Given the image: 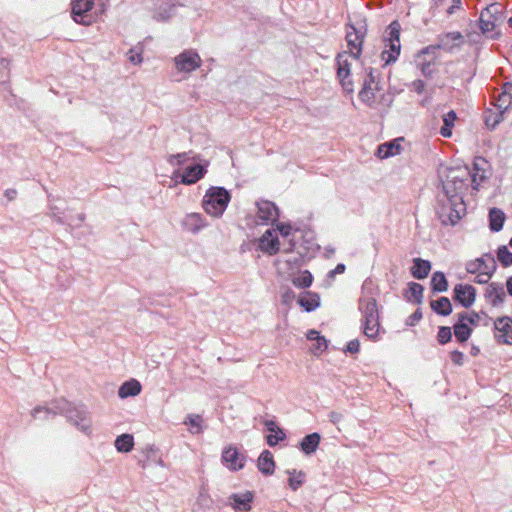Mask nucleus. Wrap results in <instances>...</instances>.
Returning <instances> with one entry per match:
<instances>
[{
    "label": "nucleus",
    "instance_id": "f257e3e1",
    "mask_svg": "<svg viewBox=\"0 0 512 512\" xmlns=\"http://www.w3.org/2000/svg\"><path fill=\"white\" fill-rule=\"evenodd\" d=\"M469 178H471L473 189L478 190V186L485 179V175H479L478 172L472 174L467 166L447 169L445 179L442 181L446 197L462 198V192L467 188Z\"/></svg>",
    "mask_w": 512,
    "mask_h": 512
},
{
    "label": "nucleus",
    "instance_id": "f03ea898",
    "mask_svg": "<svg viewBox=\"0 0 512 512\" xmlns=\"http://www.w3.org/2000/svg\"><path fill=\"white\" fill-rule=\"evenodd\" d=\"M231 196L223 187L209 188L203 197V208L205 212L213 217H220L226 210Z\"/></svg>",
    "mask_w": 512,
    "mask_h": 512
},
{
    "label": "nucleus",
    "instance_id": "7ed1b4c3",
    "mask_svg": "<svg viewBox=\"0 0 512 512\" xmlns=\"http://www.w3.org/2000/svg\"><path fill=\"white\" fill-rule=\"evenodd\" d=\"M400 30V24L397 21H393L385 31V49L381 53V58L385 61V64L395 62L400 54Z\"/></svg>",
    "mask_w": 512,
    "mask_h": 512
},
{
    "label": "nucleus",
    "instance_id": "20e7f679",
    "mask_svg": "<svg viewBox=\"0 0 512 512\" xmlns=\"http://www.w3.org/2000/svg\"><path fill=\"white\" fill-rule=\"evenodd\" d=\"M60 413L66 415L69 422H71L80 431L88 434L91 428V420L86 409L82 406H75L63 400L57 406Z\"/></svg>",
    "mask_w": 512,
    "mask_h": 512
},
{
    "label": "nucleus",
    "instance_id": "39448f33",
    "mask_svg": "<svg viewBox=\"0 0 512 512\" xmlns=\"http://www.w3.org/2000/svg\"><path fill=\"white\" fill-rule=\"evenodd\" d=\"M464 212L465 204L463 198L454 199L453 197H447L446 201L439 206L437 215L443 225L454 226L462 218Z\"/></svg>",
    "mask_w": 512,
    "mask_h": 512
},
{
    "label": "nucleus",
    "instance_id": "423d86ee",
    "mask_svg": "<svg viewBox=\"0 0 512 512\" xmlns=\"http://www.w3.org/2000/svg\"><path fill=\"white\" fill-rule=\"evenodd\" d=\"M359 57H356L354 54L349 52H341L336 57L337 63V77L341 83L342 88L345 92L351 94L354 92V82L351 76V65L352 60H357Z\"/></svg>",
    "mask_w": 512,
    "mask_h": 512
},
{
    "label": "nucleus",
    "instance_id": "0eeeda50",
    "mask_svg": "<svg viewBox=\"0 0 512 512\" xmlns=\"http://www.w3.org/2000/svg\"><path fill=\"white\" fill-rule=\"evenodd\" d=\"M502 19V5L499 3H492L480 14V29L483 33L492 32L495 27L502 22Z\"/></svg>",
    "mask_w": 512,
    "mask_h": 512
},
{
    "label": "nucleus",
    "instance_id": "6e6552de",
    "mask_svg": "<svg viewBox=\"0 0 512 512\" xmlns=\"http://www.w3.org/2000/svg\"><path fill=\"white\" fill-rule=\"evenodd\" d=\"M175 66L179 72L190 73L201 66V58L194 50H185L175 57Z\"/></svg>",
    "mask_w": 512,
    "mask_h": 512
},
{
    "label": "nucleus",
    "instance_id": "1a4fd4ad",
    "mask_svg": "<svg viewBox=\"0 0 512 512\" xmlns=\"http://www.w3.org/2000/svg\"><path fill=\"white\" fill-rule=\"evenodd\" d=\"M377 89L378 83L375 81L374 70L370 68L363 80V86L359 92V99L371 107L374 103L375 91Z\"/></svg>",
    "mask_w": 512,
    "mask_h": 512
},
{
    "label": "nucleus",
    "instance_id": "9d476101",
    "mask_svg": "<svg viewBox=\"0 0 512 512\" xmlns=\"http://www.w3.org/2000/svg\"><path fill=\"white\" fill-rule=\"evenodd\" d=\"M93 0H75L72 4V17L76 23L90 25L91 17L87 14L93 8Z\"/></svg>",
    "mask_w": 512,
    "mask_h": 512
},
{
    "label": "nucleus",
    "instance_id": "9b49d317",
    "mask_svg": "<svg viewBox=\"0 0 512 512\" xmlns=\"http://www.w3.org/2000/svg\"><path fill=\"white\" fill-rule=\"evenodd\" d=\"M454 300L459 302L463 307H471L476 300V289L469 284H457L454 289Z\"/></svg>",
    "mask_w": 512,
    "mask_h": 512
},
{
    "label": "nucleus",
    "instance_id": "f8f14e48",
    "mask_svg": "<svg viewBox=\"0 0 512 512\" xmlns=\"http://www.w3.org/2000/svg\"><path fill=\"white\" fill-rule=\"evenodd\" d=\"M437 40V47L446 52H452L464 43V37L458 31L441 34Z\"/></svg>",
    "mask_w": 512,
    "mask_h": 512
},
{
    "label": "nucleus",
    "instance_id": "ddd939ff",
    "mask_svg": "<svg viewBox=\"0 0 512 512\" xmlns=\"http://www.w3.org/2000/svg\"><path fill=\"white\" fill-rule=\"evenodd\" d=\"M259 249L267 253L269 255H274L280 251V243L277 236V232L275 230L268 229L265 233L260 237Z\"/></svg>",
    "mask_w": 512,
    "mask_h": 512
},
{
    "label": "nucleus",
    "instance_id": "4468645a",
    "mask_svg": "<svg viewBox=\"0 0 512 512\" xmlns=\"http://www.w3.org/2000/svg\"><path fill=\"white\" fill-rule=\"evenodd\" d=\"M258 211V218L261 220V223H274L277 221L279 217V211L277 206L268 200H261L256 203Z\"/></svg>",
    "mask_w": 512,
    "mask_h": 512
},
{
    "label": "nucleus",
    "instance_id": "2eb2a0df",
    "mask_svg": "<svg viewBox=\"0 0 512 512\" xmlns=\"http://www.w3.org/2000/svg\"><path fill=\"white\" fill-rule=\"evenodd\" d=\"M222 460L229 469L236 471L243 468L245 457L235 447L228 446L222 452Z\"/></svg>",
    "mask_w": 512,
    "mask_h": 512
},
{
    "label": "nucleus",
    "instance_id": "dca6fc26",
    "mask_svg": "<svg viewBox=\"0 0 512 512\" xmlns=\"http://www.w3.org/2000/svg\"><path fill=\"white\" fill-rule=\"evenodd\" d=\"M496 269L495 259L491 255L471 260L466 264V271L470 274H476L483 270L494 271Z\"/></svg>",
    "mask_w": 512,
    "mask_h": 512
},
{
    "label": "nucleus",
    "instance_id": "f3484780",
    "mask_svg": "<svg viewBox=\"0 0 512 512\" xmlns=\"http://www.w3.org/2000/svg\"><path fill=\"white\" fill-rule=\"evenodd\" d=\"M359 310L362 313V320L370 319V322L379 318L377 301L373 297H362L359 300Z\"/></svg>",
    "mask_w": 512,
    "mask_h": 512
},
{
    "label": "nucleus",
    "instance_id": "a211bd4d",
    "mask_svg": "<svg viewBox=\"0 0 512 512\" xmlns=\"http://www.w3.org/2000/svg\"><path fill=\"white\" fill-rule=\"evenodd\" d=\"M494 325L495 329L498 332V334L496 335L498 340L506 344H512L511 319L509 317H500L495 321Z\"/></svg>",
    "mask_w": 512,
    "mask_h": 512
},
{
    "label": "nucleus",
    "instance_id": "6ab92c4d",
    "mask_svg": "<svg viewBox=\"0 0 512 512\" xmlns=\"http://www.w3.org/2000/svg\"><path fill=\"white\" fill-rule=\"evenodd\" d=\"M206 172V167L201 164L188 166L181 176V183L186 185L194 184L203 178Z\"/></svg>",
    "mask_w": 512,
    "mask_h": 512
},
{
    "label": "nucleus",
    "instance_id": "aec40b11",
    "mask_svg": "<svg viewBox=\"0 0 512 512\" xmlns=\"http://www.w3.org/2000/svg\"><path fill=\"white\" fill-rule=\"evenodd\" d=\"M363 33L358 31L354 26H350V30L346 33L347 44L350 47L351 54L359 57L362 50Z\"/></svg>",
    "mask_w": 512,
    "mask_h": 512
},
{
    "label": "nucleus",
    "instance_id": "412c9836",
    "mask_svg": "<svg viewBox=\"0 0 512 512\" xmlns=\"http://www.w3.org/2000/svg\"><path fill=\"white\" fill-rule=\"evenodd\" d=\"M253 495L251 492H245L242 494H232L229 497V504L236 511L247 512L251 509V502Z\"/></svg>",
    "mask_w": 512,
    "mask_h": 512
},
{
    "label": "nucleus",
    "instance_id": "4be33fe9",
    "mask_svg": "<svg viewBox=\"0 0 512 512\" xmlns=\"http://www.w3.org/2000/svg\"><path fill=\"white\" fill-rule=\"evenodd\" d=\"M485 297L493 306L500 305L505 299L503 286L494 282L490 283L486 289Z\"/></svg>",
    "mask_w": 512,
    "mask_h": 512
},
{
    "label": "nucleus",
    "instance_id": "5701e85b",
    "mask_svg": "<svg viewBox=\"0 0 512 512\" xmlns=\"http://www.w3.org/2000/svg\"><path fill=\"white\" fill-rule=\"evenodd\" d=\"M431 271V263L428 260L421 258L413 259V266L411 268V274L415 279L421 280L426 278Z\"/></svg>",
    "mask_w": 512,
    "mask_h": 512
},
{
    "label": "nucleus",
    "instance_id": "b1692460",
    "mask_svg": "<svg viewBox=\"0 0 512 512\" xmlns=\"http://www.w3.org/2000/svg\"><path fill=\"white\" fill-rule=\"evenodd\" d=\"M320 440L321 436L317 432L306 435L300 442V449L304 454L310 455L317 450Z\"/></svg>",
    "mask_w": 512,
    "mask_h": 512
},
{
    "label": "nucleus",
    "instance_id": "393cba45",
    "mask_svg": "<svg viewBox=\"0 0 512 512\" xmlns=\"http://www.w3.org/2000/svg\"><path fill=\"white\" fill-rule=\"evenodd\" d=\"M183 224L188 231L193 233L200 231L206 226L204 218L199 213L188 214L185 217Z\"/></svg>",
    "mask_w": 512,
    "mask_h": 512
},
{
    "label": "nucleus",
    "instance_id": "a878e982",
    "mask_svg": "<svg viewBox=\"0 0 512 512\" xmlns=\"http://www.w3.org/2000/svg\"><path fill=\"white\" fill-rule=\"evenodd\" d=\"M258 469L265 475H271L274 472L275 463L270 451L264 450L258 458Z\"/></svg>",
    "mask_w": 512,
    "mask_h": 512
},
{
    "label": "nucleus",
    "instance_id": "bb28decb",
    "mask_svg": "<svg viewBox=\"0 0 512 512\" xmlns=\"http://www.w3.org/2000/svg\"><path fill=\"white\" fill-rule=\"evenodd\" d=\"M298 304L307 312L314 311L320 305V297L317 293L306 292L298 299Z\"/></svg>",
    "mask_w": 512,
    "mask_h": 512
},
{
    "label": "nucleus",
    "instance_id": "cd10ccee",
    "mask_svg": "<svg viewBox=\"0 0 512 512\" xmlns=\"http://www.w3.org/2000/svg\"><path fill=\"white\" fill-rule=\"evenodd\" d=\"M505 213L499 208H492L489 211V227L493 232H499L504 225Z\"/></svg>",
    "mask_w": 512,
    "mask_h": 512
},
{
    "label": "nucleus",
    "instance_id": "c85d7f7f",
    "mask_svg": "<svg viewBox=\"0 0 512 512\" xmlns=\"http://www.w3.org/2000/svg\"><path fill=\"white\" fill-rule=\"evenodd\" d=\"M141 392V385L137 380H130L124 382L119 390H118V396L122 399L130 397V396H136Z\"/></svg>",
    "mask_w": 512,
    "mask_h": 512
},
{
    "label": "nucleus",
    "instance_id": "c756f323",
    "mask_svg": "<svg viewBox=\"0 0 512 512\" xmlns=\"http://www.w3.org/2000/svg\"><path fill=\"white\" fill-rule=\"evenodd\" d=\"M430 305L432 310L441 316H448L452 313V304L447 297H440L431 301Z\"/></svg>",
    "mask_w": 512,
    "mask_h": 512
},
{
    "label": "nucleus",
    "instance_id": "7c9ffc66",
    "mask_svg": "<svg viewBox=\"0 0 512 512\" xmlns=\"http://www.w3.org/2000/svg\"><path fill=\"white\" fill-rule=\"evenodd\" d=\"M281 236L287 239L289 242L288 247H284L282 251L284 253H291L296 249L295 246V233H292V227L290 225L280 224L277 226Z\"/></svg>",
    "mask_w": 512,
    "mask_h": 512
},
{
    "label": "nucleus",
    "instance_id": "2f4dec72",
    "mask_svg": "<svg viewBox=\"0 0 512 512\" xmlns=\"http://www.w3.org/2000/svg\"><path fill=\"white\" fill-rule=\"evenodd\" d=\"M362 328L364 335L371 340H376L380 331L379 318L370 322V319L362 320Z\"/></svg>",
    "mask_w": 512,
    "mask_h": 512
},
{
    "label": "nucleus",
    "instance_id": "473e14b6",
    "mask_svg": "<svg viewBox=\"0 0 512 512\" xmlns=\"http://www.w3.org/2000/svg\"><path fill=\"white\" fill-rule=\"evenodd\" d=\"M400 148V145L395 142H385L378 146L376 155L381 159H385L398 154Z\"/></svg>",
    "mask_w": 512,
    "mask_h": 512
},
{
    "label": "nucleus",
    "instance_id": "72a5a7b5",
    "mask_svg": "<svg viewBox=\"0 0 512 512\" xmlns=\"http://www.w3.org/2000/svg\"><path fill=\"white\" fill-rule=\"evenodd\" d=\"M114 444L118 452L127 453L133 448L134 438L131 434H122L116 438Z\"/></svg>",
    "mask_w": 512,
    "mask_h": 512
},
{
    "label": "nucleus",
    "instance_id": "f704fd0d",
    "mask_svg": "<svg viewBox=\"0 0 512 512\" xmlns=\"http://www.w3.org/2000/svg\"><path fill=\"white\" fill-rule=\"evenodd\" d=\"M431 288L434 292L447 291L448 282L443 272L436 271L433 273L431 277Z\"/></svg>",
    "mask_w": 512,
    "mask_h": 512
},
{
    "label": "nucleus",
    "instance_id": "c9c22d12",
    "mask_svg": "<svg viewBox=\"0 0 512 512\" xmlns=\"http://www.w3.org/2000/svg\"><path fill=\"white\" fill-rule=\"evenodd\" d=\"M292 284L297 288H308L313 282V276L308 270L301 271L291 279Z\"/></svg>",
    "mask_w": 512,
    "mask_h": 512
},
{
    "label": "nucleus",
    "instance_id": "e433bc0d",
    "mask_svg": "<svg viewBox=\"0 0 512 512\" xmlns=\"http://www.w3.org/2000/svg\"><path fill=\"white\" fill-rule=\"evenodd\" d=\"M287 473L290 475L288 484L293 491H296L304 483L305 473L303 471L296 470H288Z\"/></svg>",
    "mask_w": 512,
    "mask_h": 512
},
{
    "label": "nucleus",
    "instance_id": "4c0bfd02",
    "mask_svg": "<svg viewBox=\"0 0 512 512\" xmlns=\"http://www.w3.org/2000/svg\"><path fill=\"white\" fill-rule=\"evenodd\" d=\"M453 328L455 337L460 342L467 341L472 333V330L468 327L467 323L464 322L456 323Z\"/></svg>",
    "mask_w": 512,
    "mask_h": 512
},
{
    "label": "nucleus",
    "instance_id": "58836bf2",
    "mask_svg": "<svg viewBox=\"0 0 512 512\" xmlns=\"http://www.w3.org/2000/svg\"><path fill=\"white\" fill-rule=\"evenodd\" d=\"M409 291H410V301H414L415 303L419 304L422 302L423 299V292L424 287L416 282H411L409 284Z\"/></svg>",
    "mask_w": 512,
    "mask_h": 512
},
{
    "label": "nucleus",
    "instance_id": "ea45409f",
    "mask_svg": "<svg viewBox=\"0 0 512 512\" xmlns=\"http://www.w3.org/2000/svg\"><path fill=\"white\" fill-rule=\"evenodd\" d=\"M434 60H435V56H433L431 58V60H429V61H426L423 58H421V59H418V57L416 58L417 66L420 68V70L424 76H426V77L432 76V74L434 72V69H433Z\"/></svg>",
    "mask_w": 512,
    "mask_h": 512
},
{
    "label": "nucleus",
    "instance_id": "a19ab883",
    "mask_svg": "<svg viewBox=\"0 0 512 512\" xmlns=\"http://www.w3.org/2000/svg\"><path fill=\"white\" fill-rule=\"evenodd\" d=\"M497 258L504 267L512 265V252H510L506 246H500L498 248Z\"/></svg>",
    "mask_w": 512,
    "mask_h": 512
},
{
    "label": "nucleus",
    "instance_id": "79ce46f5",
    "mask_svg": "<svg viewBox=\"0 0 512 512\" xmlns=\"http://www.w3.org/2000/svg\"><path fill=\"white\" fill-rule=\"evenodd\" d=\"M175 6L171 4H166L164 8L160 7L158 11L155 12L154 18L160 21H166L170 19L174 14Z\"/></svg>",
    "mask_w": 512,
    "mask_h": 512
},
{
    "label": "nucleus",
    "instance_id": "37998d69",
    "mask_svg": "<svg viewBox=\"0 0 512 512\" xmlns=\"http://www.w3.org/2000/svg\"><path fill=\"white\" fill-rule=\"evenodd\" d=\"M201 423H202L201 416L195 415V414H189L186 417V420L184 421V424L189 425L195 429V430H191L192 433H200L201 432V429H202Z\"/></svg>",
    "mask_w": 512,
    "mask_h": 512
},
{
    "label": "nucleus",
    "instance_id": "c03bdc74",
    "mask_svg": "<svg viewBox=\"0 0 512 512\" xmlns=\"http://www.w3.org/2000/svg\"><path fill=\"white\" fill-rule=\"evenodd\" d=\"M10 76V62L5 58H0V84L8 81Z\"/></svg>",
    "mask_w": 512,
    "mask_h": 512
},
{
    "label": "nucleus",
    "instance_id": "a18cd8bd",
    "mask_svg": "<svg viewBox=\"0 0 512 512\" xmlns=\"http://www.w3.org/2000/svg\"><path fill=\"white\" fill-rule=\"evenodd\" d=\"M31 415L34 419H48L50 415H55V412L49 408L37 406L32 410Z\"/></svg>",
    "mask_w": 512,
    "mask_h": 512
},
{
    "label": "nucleus",
    "instance_id": "49530a36",
    "mask_svg": "<svg viewBox=\"0 0 512 512\" xmlns=\"http://www.w3.org/2000/svg\"><path fill=\"white\" fill-rule=\"evenodd\" d=\"M128 60L134 65H139L143 61L142 48H131L128 52Z\"/></svg>",
    "mask_w": 512,
    "mask_h": 512
},
{
    "label": "nucleus",
    "instance_id": "de8ad7c7",
    "mask_svg": "<svg viewBox=\"0 0 512 512\" xmlns=\"http://www.w3.org/2000/svg\"><path fill=\"white\" fill-rule=\"evenodd\" d=\"M451 337H452V332L449 327L442 326L439 328L437 338L441 344H445V343L449 342L451 340Z\"/></svg>",
    "mask_w": 512,
    "mask_h": 512
},
{
    "label": "nucleus",
    "instance_id": "09e8293b",
    "mask_svg": "<svg viewBox=\"0 0 512 512\" xmlns=\"http://www.w3.org/2000/svg\"><path fill=\"white\" fill-rule=\"evenodd\" d=\"M189 159V153H179L176 155H171L168 159V162L171 165H182Z\"/></svg>",
    "mask_w": 512,
    "mask_h": 512
},
{
    "label": "nucleus",
    "instance_id": "8fccbe9b",
    "mask_svg": "<svg viewBox=\"0 0 512 512\" xmlns=\"http://www.w3.org/2000/svg\"><path fill=\"white\" fill-rule=\"evenodd\" d=\"M494 271L491 270H483L482 272L477 273V276L474 279V282L478 284H486L492 277Z\"/></svg>",
    "mask_w": 512,
    "mask_h": 512
},
{
    "label": "nucleus",
    "instance_id": "3c124183",
    "mask_svg": "<svg viewBox=\"0 0 512 512\" xmlns=\"http://www.w3.org/2000/svg\"><path fill=\"white\" fill-rule=\"evenodd\" d=\"M278 433H280V437H276L273 434L267 436V444L271 447L275 446L279 441L285 439L286 435L282 429H278Z\"/></svg>",
    "mask_w": 512,
    "mask_h": 512
},
{
    "label": "nucleus",
    "instance_id": "603ef678",
    "mask_svg": "<svg viewBox=\"0 0 512 512\" xmlns=\"http://www.w3.org/2000/svg\"><path fill=\"white\" fill-rule=\"evenodd\" d=\"M49 215L51 217H53L55 219L56 222L60 223V224H64V223H68V224H72V220L71 221H65L61 216H60V212L58 210L57 207L55 206H50V213Z\"/></svg>",
    "mask_w": 512,
    "mask_h": 512
},
{
    "label": "nucleus",
    "instance_id": "864d4df0",
    "mask_svg": "<svg viewBox=\"0 0 512 512\" xmlns=\"http://www.w3.org/2000/svg\"><path fill=\"white\" fill-rule=\"evenodd\" d=\"M500 103H499V108H504L506 109L512 102V95L509 94V93H502L499 97V100H498Z\"/></svg>",
    "mask_w": 512,
    "mask_h": 512
},
{
    "label": "nucleus",
    "instance_id": "5fc2aeb1",
    "mask_svg": "<svg viewBox=\"0 0 512 512\" xmlns=\"http://www.w3.org/2000/svg\"><path fill=\"white\" fill-rule=\"evenodd\" d=\"M456 118H457V116H456L455 111L451 110L443 116V123L446 126L453 127Z\"/></svg>",
    "mask_w": 512,
    "mask_h": 512
},
{
    "label": "nucleus",
    "instance_id": "6e6d98bb",
    "mask_svg": "<svg viewBox=\"0 0 512 512\" xmlns=\"http://www.w3.org/2000/svg\"><path fill=\"white\" fill-rule=\"evenodd\" d=\"M328 347L327 340L321 336L320 338H317L316 340V346L313 349L314 353L323 352Z\"/></svg>",
    "mask_w": 512,
    "mask_h": 512
},
{
    "label": "nucleus",
    "instance_id": "4d7b16f0",
    "mask_svg": "<svg viewBox=\"0 0 512 512\" xmlns=\"http://www.w3.org/2000/svg\"><path fill=\"white\" fill-rule=\"evenodd\" d=\"M281 297H282V302L286 305H289L293 302V300L295 298V293L291 289H286L285 291H283Z\"/></svg>",
    "mask_w": 512,
    "mask_h": 512
},
{
    "label": "nucleus",
    "instance_id": "13d9d810",
    "mask_svg": "<svg viewBox=\"0 0 512 512\" xmlns=\"http://www.w3.org/2000/svg\"><path fill=\"white\" fill-rule=\"evenodd\" d=\"M360 349V342L358 339H353L348 342L346 346V351L350 353H357Z\"/></svg>",
    "mask_w": 512,
    "mask_h": 512
},
{
    "label": "nucleus",
    "instance_id": "bf43d9fd",
    "mask_svg": "<svg viewBox=\"0 0 512 512\" xmlns=\"http://www.w3.org/2000/svg\"><path fill=\"white\" fill-rule=\"evenodd\" d=\"M439 48L437 47V44L435 45H429L425 48H423L417 55L418 59H421L423 58L424 55L426 54H435V51L438 50Z\"/></svg>",
    "mask_w": 512,
    "mask_h": 512
},
{
    "label": "nucleus",
    "instance_id": "052dcab7",
    "mask_svg": "<svg viewBox=\"0 0 512 512\" xmlns=\"http://www.w3.org/2000/svg\"><path fill=\"white\" fill-rule=\"evenodd\" d=\"M463 358H464V355L460 351H453L451 354L452 361L457 365L463 364Z\"/></svg>",
    "mask_w": 512,
    "mask_h": 512
},
{
    "label": "nucleus",
    "instance_id": "680f3d73",
    "mask_svg": "<svg viewBox=\"0 0 512 512\" xmlns=\"http://www.w3.org/2000/svg\"><path fill=\"white\" fill-rule=\"evenodd\" d=\"M412 87L415 92L421 94L425 89V83L422 80H415L412 82Z\"/></svg>",
    "mask_w": 512,
    "mask_h": 512
},
{
    "label": "nucleus",
    "instance_id": "e2e57ef3",
    "mask_svg": "<svg viewBox=\"0 0 512 512\" xmlns=\"http://www.w3.org/2000/svg\"><path fill=\"white\" fill-rule=\"evenodd\" d=\"M264 425L271 433H278V429H280L273 420H265Z\"/></svg>",
    "mask_w": 512,
    "mask_h": 512
},
{
    "label": "nucleus",
    "instance_id": "0e129e2a",
    "mask_svg": "<svg viewBox=\"0 0 512 512\" xmlns=\"http://www.w3.org/2000/svg\"><path fill=\"white\" fill-rule=\"evenodd\" d=\"M461 0H452L451 6L447 9L449 15L455 13L456 10L461 8Z\"/></svg>",
    "mask_w": 512,
    "mask_h": 512
},
{
    "label": "nucleus",
    "instance_id": "69168bd1",
    "mask_svg": "<svg viewBox=\"0 0 512 512\" xmlns=\"http://www.w3.org/2000/svg\"><path fill=\"white\" fill-rule=\"evenodd\" d=\"M345 269H346L345 265H344V264H342V263H339V264L335 267V269H333V270H331V271L329 272V275H330L331 277H333L335 274H341V273H344Z\"/></svg>",
    "mask_w": 512,
    "mask_h": 512
},
{
    "label": "nucleus",
    "instance_id": "338daca9",
    "mask_svg": "<svg viewBox=\"0 0 512 512\" xmlns=\"http://www.w3.org/2000/svg\"><path fill=\"white\" fill-rule=\"evenodd\" d=\"M479 319H480L479 314L476 313V312H472L471 314H468L467 322L470 323V324L475 325V324L478 323Z\"/></svg>",
    "mask_w": 512,
    "mask_h": 512
},
{
    "label": "nucleus",
    "instance_id": "774afa93",
    "mask_svg": "<svg viewBox=\"0 0 512 512\" xmlns=\"http://www.w3.org/2000/svg\"><path fill=\"white\" fill-rule=\"evenodd\" d=\"M329 418H330V421L335 424V423H338L341 421L342 415L338 412L332 411L329 414Z\"/></svg>",
    "mask_w": 512,
    "mask_h": 512
}]
</instances>
